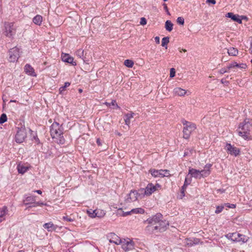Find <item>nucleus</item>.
Returning a JSON list of instances; mask_svg holds the SVG:
<instances>
[{"mask_svg":"<svg viewBox=\"0 0 252 252\" xmlns=\"http://www.w3.org/2000/svg\"><path fill=\"white\" fill-rule=\"evenodd\" d=\"M162 217L161 214H157L147 220L149 224L146 230L149 233L158 235L167 230L169 222L166 220H161Z\"/></svg>","mask_w":252,"mask_h":252,"instance_id":"1","label":"nucleus"},{"mask_svg":"<svg viewBox=\"0 0 252 252\" xmlns=\"http://www.w3.org/2000/svg\"><path fill=\"white\" fill-rule=\"evenodd\" d=\"M63 127L57 122H54L50 127V133L53 139L59 144H63L65 139L63 136Z\"/></svg>","mask_w":252,"mask_h":252,"instance_id":"2","label":"nucleus"},{"mask_svg":"<svg viewBox=\"0 0 252 252\" xmlns=\"http://www.w3.org/2000/svg\"><path fill=\"white\" fill-rule=\"evenodd\" d=\"M252 126V121L249 119H246L240 124L238 134L245 140L251 139L250 136V129Z\"/></svg>","mask_w":252,"mask_h":252,"instance_id":"3","label":"nucleus"},{"mask_svg":"<svg viewBox=\"0 0 252 252\" xmlns=\"http://www.w3.org/2000/svg\"><path fill=\"white\" fill-rule=\"evenodd\" d=\"M184 125L183 128V137L188 139L189 138L191 133L196 128L195 124L194 123L184 120L182 122Z\"/></svg>","mask_w":252,"mask_h":252,"instance_id":"4","label":"nucleus"},{"mask_svg":"<svg viewBox=\"0 0 252 252\" xmlns=\"http://www.w3.org/2000/svg\"><path fill=\"white\" fill-rule=\"evenodd\" d=\"M225 236L233 242H242V243L247 242L249 239L248 237L237 232L229 233Z\"/></svg>","mask_w":252,"mask_h":252,"instance_id":"5","label":"nucleus"},{"mask_svg":"<svg viewBox=\"0 0 252 252\" xmlns=\"http://www.w3.org/2000/svg\"><path fill=\"white\" fill-rule=\"evenodd\" d=\"M27 137L26 130L25 127L21 126L18 127V129L15 135V141L17 143H21Z\"/></svg>","mask_w":252,"mask_h":252,"instance_id":"6","label":"nucleus"},{"mask_svg":"<svg viewBox=\"0 0 252 252\" xmlns=\"http://www.w3.org/2000/svg\"><path fill=\"white\" fill-rule=\"evenodd\" d=\"M4 34L8 37H12L16 33V28L13 23L6 22L4 24Z\"/></svg>","mask_w":252,"mask_h":252,"instance_id":"7","label":"nucleus"},{"mask_svg":"<svg viewBox=\"0 0 252 252\" xmlns=\"http://www.w3.org/2000/svg\"><path fill=\"white\" fill-rule=\"evenodd\" d=\"M121 244L122 245V249L125 252L132 250L134 247V242L129 238L122 239Z\"/></svg>","mask_w":252,"mask_h":252,"instance_id":"8","label":"nucleus"},{"mask_svg":"<svg viewBox=\"0 0 252 252\" xmlns=\"http://www.w3.org/2000/svg\"><path fill=\"white\" fill-rule=\"evenodd\" d=\"M19 57V49L17 47L12 48L9 50L8 60L10 62L17 61Z\"/></svg>","mask_w":252,"mask_h":252,"instance_id":"9","label":"nucleus"},{"mask_svg":"<svg viewBox=\"0 0 252 252\" xmlns=\"http://www.w3.org/2000/svg\"><path fill=\"white\" fill-rule=\"evenodd\" d=\"M161 188V186L157 183L155 185L152 183H149L145 188V194L146 196H150L155 191L158 190Z\"/></svg>","mask_w":252,"mask_h":252,"instance_id":"10","label":"nucleus"},{"mask_svg":"<svg viewBox=\"0 0 252 252\" xmlns=\"http://www.w3.org/2000/svg\"><path fill=\"white\" fill-rule=\"evenodd\" d=\"M225 149L228 154L231 156H234L235 157L238 156L240 153V150L239 149L231 145L229 143H227L226 144Z\"/></svg>","mask_w":252,"mask_h":252,"instance_id":"11","label":"nucleus"},{"mask_svg":"<svg viewBox=\"0 0 252 252\" xmlns=\"http://www.w3.org/2000/svg\"><path fill=\"white\" fill-rule=\"evenodd\" d=\"M139 198L138 195V192L136 190H131L129 194H127V197L125 201L127 203L135 201Z\"/></svg>","mask_w":252,"mask_h":252,"instance_id":"12","label":"nucleus"},{"mask_svg":"<svg viewBox=\"0 0 252 252\" xmlns=\"http://www.w3.org/2000/svg\"><path fill=\"white\" fill-rule=\"evenodd\" d=\"M152 176L154 177H168V175H166L163 173L164 172H168V170H156L155 169H151L149 170Z\"/></svg>","mask_w":252,"mask_h":252,"instance_id":"13","label":"nucleus"},{"mask_svg":"<svg viewBox=\"0 0 252 252\" xmlns=\"http://www.w3.org/2000/svg\"><path fill=\"white\" fill-rule=\"evenodd\" d=\"M108 238L109 242L111 243L120 245L121 244V243H122V239L114 233L109 234L108 235Z\"/></svg>","mask_w":252,"mask_h":252,"instance_id":"14","label":"nucleus"},{"mask_svg":"<svg viewBox=\"0 0 252 252\" xmlns=\"http://www.w3.org/2000/svg\"><path fill=\"white\" fill-rule=\"evenodd\" d=\"M88 213L89 215V216L91 218H102L105 215V212L104 210L100 209H96L93 211V212H91L90 211H88Z\"/></svg>","mask_w":252,"mask_h":252,"instance_id":"15","label":"nucleus"},{"mask_svg":"<svg viewBox=\"0 0 252 252\" xmlns=\"http://www.w3.org/2000/svg\"><path fill=\"white\" fill-rule=\"evenodd\" d=\"M62 59L63 62L71 64L72 65H76V62H74L73 58L68 54L62 53Z\"/></svg>","mask_w":252,"mask_h":252,"instance_id":"16","label":"nucleus"},{"mask_svg":"<svg viewBox=\"0 0 252 252\" xmlns=\"http://www.w3.org/2000/svg\"><path fill=\"white\" fill-rule=\"evenodd\" d=\"M174 93L176 95L180 96H184L186 94L189 95L190 94V93L189 91L184 90L180 87L175 88L174 89Z\"/></svg>","mask_w":252,"mask_h":252,"instance_id":"17","label":"nucleus"},{"mask_svg":"<svg viewBox=\"0 0 252 252\" xmlns=\"http://www.w3.org/2000/svg\"><path fill=\"white\" fill-rule=\"evenodd\" d=\"M190 175V178H194L195 179H201V175H200V170H197L192 168H189V170L188 175Z\"/></svg>","mask_w":252,"mask_h":252,"instance_id":"18","label":"nucleus"},{"mask_svg":"<svg viewBox=\"0 0 252 252\" xmlns=\"http://www.w3.org/2000/svg\"><path fill=\"white\" fill-rule=\"evenodd\" d=\"M199 242L200 240L196 238H186L185 240V243L188 247H192L195 245H197Z\"/></svg>","mask_w":252,"mask_h":252,"instance_id":"19","label":"nucleus"},{"mask_svg":"<svg viewBox=\"0 0 252 252\" xmlns=\"http://www.w3.org/2000/svg\"><path fill=\"white\" fill-rule=\"evenodd\" d=\"M211 164H207L204 166V169L200 171L201 178H205L208 176L211 173L210 168L212 167Z\"/></svg>","mask_w":252,"mask_h":252,"instance_id":"20","label":"nucleus"},{"mask_svg":"<svg viewBox=\"0 0 252 252\" xmlns=\"http://www.w3.org/2000/svg\"><path fill=\"white\" fill-rule=\"evenodd\" d=\"M43 226L48 231H55L58 227L57 225L54 224L52 222L45 223L43 224Z\"/></svg>","mask_w":252,"mask_h":252,"instance_id":"21","label":"nucleus"},{"mask_svg":"<svg viewBox=\"0 0 252 252\" xmlns=\"http://www.w3.org/2000/svg\"><path fill=\"white\" fill-rule=\"evenodd\" d=\"M226 16L227 17L231 18L234 21L237 22L239 24L242 23V19L238 15H234L233 13L229 12L227 13Z\"/></svg>","mask_w":252,"mask_h":252,"instance_id":"22","label":"nucleus"},{"mask_svg":"<svg viewBox=\"0 0 252 252\" xmlns=\"http://www.w3.org/2000/svg\"><path fill=\"white\" fill-rule=\"evenodd\" d=\"M25 71L29 75H32V76H36L34 69L29 64H27L25 66Z\"/></svg>","mask_w":252,"mask_h":252,"instance_id":"23","label":"nucleus"},{"mask_svg":"<svg viewBox=\"0 0 252 252\" xmlns=\"http://www.w3.org/2000/svg\"><path fill=\"white\" fill-rule=\"evenodd\" d=\"M8 209L6 206H3L0 210V222L5 220V216L7 214Z\"/></svg>","mask_w":252,"mask_h":252,"instance_id":"24","label":"nucleus"},{"mask_svg":"<svg viewBox=\"0 0 252 252\" xmlns=\"http://www.w3.org/2000/svg\"><path fill=\"white\" fill-rule=\"evenodd\" d=\"M134 113L131 112L130 113H127L125 115V122L126 125L129 126L130 123V119L133 118Z\"/></svg>","mask_w":252,"mask_h":252,"instance_id":"25","label":"nucleus"},{"mask_svg":"<svg viewBox=\"0 0 252 252\" xmlns=\"http://www.w3.org/2000/svg\"><path fill=\"white\" fill-rule=\"evenodd\" d=\"M35 201V196H28L25 197L24 200V203L25 205H28L31 203H34Z\"/></svg>","mask_w":252,"mask_h":252,"instance_id":"26","label":"nucleus"},{"mask_svg":"<svg viewBox=\"0 0 252 252\" xmlns=\"http://www.w3.org/2000/svg\"><path fill=\"white\" fill-rule=\"evenodd\" d=\"M42 17L39 15H36L33 18V22L37 25H40L42 23Z\"/></svg>","mask_w":252,"mask_h":252,"instance_id":"27","label":"nucleus"},{"mask_svg":"<svg viewBox=\"0 0 252 252\" xmlns=\"http://www.w3.org/2000/svg\"><path fill=\"white\" fill-rule=\"evenodd\" d=\"M227 53L229 55L236 56L238 53V50L234 47H230L227 50Z\"/></svg>","mask_w":252,"mask_h":252,"instance_id":"28","label":"nucleus"},{"mask_svg":"<svg viewBox=\"0 0 252 252\" xmlns=\"http://www.w3.org/2000/svg\"><path fill=\"white\" fill-rule=\"evenodd\" d=\"M104 104L108 107H110L111 105H112L114 106L113 109H120V106H118L115 100H112L111 103L105 102L104 103Z\"/></svg>","mask_w":252,"mask_h":252,"instance_id":"29","label":"nucleus"},{"mask_svg":"<svg viewBox=\"0 0 252 252\" xmlns=\"http://www.w3.org/2000/svg\"><path fill=\"white\" fill-rule=\"evenodd\" d=\"M173 24L172 22L167 20L166 21L165 24V28L167 31L170 32L173 30Z\"/></svg>","mask_w":252,"mask_h":252,"instance_id":"30","label":"nucleus"},{"mask_svg":"<svg viewBox=\"0 0 252 252\" xmlns=\"http://www.w3.org/2000/svg\"><path fill=\"white\" fill-rule=\"evenodd\" d=\"M130 212L132 214H143L144 213L145 211L143 209L141 208H137L135 209H133L130 211Z\"/></svg>","mask_w":252,"mask_h":252,"instance_id":"31","label":"nucleus"},{"mask_svg":"<svg viewBox=\"0 0 252 252\" xmlns=\"http://www.w3.org/2000/svg\"><path fill=\"white\" fill-rule=\"evenodd\" d=\"M169 42V37L168 36L164 37L162 39L161 45L165 47L166 49L167 48V45Z\"/></svg>","mask_w":252,"mask_h":252,"instance_id":"32","label":"nucleus"},{"mask_svg":"<svg viewBox=\"0 0 252 252\" xmlns=\"http://www.w3.org/2000/svg\"><path fill=\"white\" fill-rule=\"evenodd\" d=\"M194 152V150L193 148L191 149H187L185 150L184 154V157L186 156H189Z\"/></svg>","mask_w":252,"mask_h":252,"instance_id":"33","label":"nucleus"},{"mask_svg":"<svg viewBox=\"0 0 252 252\" xmlns=\"http://www.w3.org/2000/svg\"><path fill=\"white\" fill-rule=\"evenodd\" d=\"M138 192V195L140 198H143L146 195V194H145V189L141 188L137 191Z\"/></svg>","mask_w":252,"mask_h":252,"instance_id":"34","label":"nucleus"},{"mask_svg":"<svg viewBox=\"0 0 252 252\" xmlns=\"http://www.w3.org/2000/svg\"><path fill=\"white\" fill-rule=\"evenodd\" d=\"M124 64L127 67H132L134 64V62L130 60H126L124 62Z\"/></svg>","mask_w":252,"mask_h":252,"instance_id":"35","label":"nucleus"},{"mask_svg":"<svg viewBox=\"0 0 252 252\" xmlns=\"http://www.w3.org/2000/svg\"><path fill=\"white\" fill-rule=\"evenodd\" d=\"M28 170V168L24 166H18V171L19 173L24 174Z\"/></svg>","mask_w":252,"mask_h":252,"instance_id":"36","label":"nucleus"},{"mask_svg":"<svg viewBox=\"0 0 252 252\" xmlns=\"http://www.w3.org/2000/svg\"><path fill=\"white\" fill-rule=\"evenodd\" d=\"M70 85V83L69 82H65L64 83V85L63 86H62L59 89V91H60V94H62L63 92L65 90V88H67V87H69Z\"/></svg>","mask_w":252,"mask_h":252,"instance_id":"37","label":"nucleus"},{"mask_svg":"<svg viewBox=\"0 0 252 252\" xmlns=\"http://www.w3.org/2000/svg\"><path fill=\"white\" fill-rule=\"evenodd\" d=\"M7 121V116L5 114L3 113L0 117V124H2Z\"/></svg>","mask_w":252,"mask_h":252,"instance_id":"38","label":"nucleus"},{"mask_svg":"<svg viewBox=\"0 0 252 252\" xmlns=\"http://www.w3.org/2000/svg\"><path fill=\"white\" fill-rule=\"evenodd\" d=\"M236 66H238V63L236 62H232L230 63H229L226 66V68L229 70H230V69H231L232 68L236 67Z\"/></svg>","mask_w":252,"mask_h":252,"instance_id":"39","label":"nucleus"},{"mask_svg":"<svg viewBox=\"0 0 252 252\" xmlns=\"http://www.w3.org/2000/svg\"><path fill=\"white\" fill-rule=\"evenodd\" d=\"M43 205H46V203H44L43 202H34V203L33 205L30 206L28 207V208H32V207H35L37 206H43Z\"/></svg>","mask_w":252,"mask_h":252,"instance_id":"40","label":"nucleus"},{"mask_svg":"<svg viewBox=\"0 0 252 252\" xmlns=\"http://www.w3.org/2000/svg\"><path fill=\"white\" fill-rule=\"evenodd\" d=\"M189 175H188L187 177H186L185 182H184V186H188L189 185L191 181V178L190 177L189 178H188Z\"/></svg>","mask_w":252,"mask_h":252,"instance_id":"41","label":"nucleus"},{"mask_svg":"<svg viewBox=\"0 0 252 252\" xmlns=\"http://www.w3.org/2000/svg\"><path fill=\"white\" fill-rule=\"evenodd\" d=\"M76 55L79 58L83 59L82 57H83L84 55V50L81 49L78 50L76 52Z\"/></svg>","mask_w":252,"mask_h":252,"instance_id":"42","label":"nucleus"},{"mask_svg":"<svg viewBox=\"0 0 252 252\" xmlns=\"http://www.w3.org/2000/svg\"><path fill=\"white\" fill-rule=\"evenodd\" d=\"M118 211L122 212V214H121V216H122L123 217H126V216H127L128 215H130L131 214L130 211L124 212L122 209H120L118 210Z\"/></svg>","mask_w":252,"mask_h":252,"instance_id":"43","label":"nucleus"},{"mask_svg":"<svg viewBox=\"0 0 252 252\" xmlns=\"http://www.w3.org/2000/svg\"><path fill=\"white\" fill-rule=\"evenodd\" d=\"M177 22L180 25H183L185 23V20L184 18L182 17H179L177 19Z\"/></svg>","mask_w":252,"mask_h":252,"instance_id":"44","label":"nucleus"},{"mask_svg":"<svg viewBox=\"0 0 252 252\" xmlns=\"http://www.w3.org/2000/svg\"><path fill=\"white\" fill-rule=\"evenodd\" d=\"M224 207L223 206H218L216 207V210L215 211V213L216 214H219L220 213L223 209Z\"/></svg>","mask_w":252,"mask_h":252,"instance_id":"45","label":"nucleus"},{"mask_svg":"<svg viewBox=\"0 0 252 252\" xmlns=\"http://www.w3.org/2000/svg\"><path fill=\"white\" fill-rule=\"evenodd\" d=\"M176 71L174 68L170 69V77L171 78L174 77L175 76Z\"/></svg>","mask_w":252,"mask_h":252,"instance_id":"46","label":"nucleus"},{"mask_svg":"<svg viewBox=\"0 0 252 252\" xmlns=\"http://www.w3.org/2000/svg\"><path fill=\"white\" fill-rule=\"evenodd\" d=\"M140 24V25H143V26L146 25L147 24V20H146V18L144 17L141 18Z\"/></svg>","mask_w":252,"mask_h":252,"instance_id":"47","label":"nucleus"},{"mask_svg":"<svg viewBox=\"0 0 252 252\" xmlns=\"http://www.w3.org/2000/svg\"><path fill=\"white\" fill-rule=\"evenodd\" d=\"M63 220H64L65 221H69V222H71V221H73V220L72 219H71V218L68 217L67 216H63Z\"/></svg>","mask_w":252,"mask_h":252,"instance_id":"48","label":"nucleus"},{"mask_svg":"<svg viewBox=\"0 0 252 252\" xmlns=\"http://www.w3.org/2000/svg\"><path fill=\"white\" fill-rule=\"evenodd\" d=\"M229 71L227 69V68H222L221 69H220L219 71V72L221 74H224V73H226V72H228Z\"/></svg>","mask_w":252,"mask_h":252,"instance_id":"49","label":"nucleus"},{"mask_svg":"<svg viewBox=\"0 0 252 252\" xmlns=\"http://www.w3.org/2000/svg\"><path fill=\"white\" fill-rule=\"evenodd\" d=\"M247 65L245 63H238V66H236L237 67H239L240 68H246L247 67Z\"/></svg>","mask_w":252,"mask_h":252,"instance_id":"50","label":"nucleus"},{"mask_svg":"<svg viewBox=\"0 0 252 252\" xmlns=\"http://www.w3.org/2000/svg\"><path fill=\"white\" fill-rule=\"evenodd\" d=\"M225 206L229 208H235L236 207V205L235 204H229V203H227V204H225Z\"/></svg>","mask_w":252,"mask_h":252,"instance_id":"51","label":"nucleus"},{"mask_svg":"<svg viewBox=\"0 0 252 252\" xmlns=\"http://www.w3.org/2000/svg\"><path fill=\"white\" fill-rule=\"evenodd\" d=\"M163 7H164V10L166 11V12H167V13L168 14H170L169 12V11H168V7H167V6L166 5V4L165 3H163Z\"/></svg>","mask_w":252,"mask_h":252,"instance_id":"52","label":"nucleus"},{"mask_svg":"<svg viewBox=\"0 0 252 252\" xmlns=\"http://www.w3.org/2000/svg\"><path fill=\"white\" fill-rule=\"evenodd\" d=\"M155 40L157 44H159L160 42V39L158 36H156L155 37Z\"/></svg>","mask_w":252,"mask_h":252,"instance_id":"53","label":"nucleus"},{"mask_svg":"<svg viewBox=\"0 0 252 252\" xmlns=\"http://www.w3.org/2000/svg\"><path fill=\"white\" fill-rule=\"evenodd\" d=\"M206 2L207 3H211L213 4H216V1L215 0H207Z\"/></svg>","mask_w":252,"mask_h":252,"instance_id":"54","label":"nucleus"},{"mask_svg":"<svg viewBox=\"0 0 252 252\" xmlns=\"http://www.w3.org/2000/svg\"><path fill=\"white\" fill-rule=\"evenodd\" d=\"M34 139L35 140V143H36L37 144L40 143V141H39V139H38V138L34 137Z\"/></svg>","mask_w":252,"mask_h":252,"instance_id":"55","label":"nucleus"},{"mask_svg":"<svg viewBox=\"0 0 252 252\" xmlns=\"http://www.w3.org/2000/svg\"><path fill=\"white\" fill-rule=\"evenodd\" d=\"M34 192H37V193L41 194L42 193V191L41 190H34Z\"/></svg>","mask_w":252,"mask_h":252,"instance_id":"56","label":"nucleus"},{"mask_svg":"<svg viewBox=\"0 0 252 252\" xmlns=\"http://www.w3.org/2000/svg\"><path fill=\"white\" fill-rule=\"evenodd\" d=\"M96 143H97V144L98 145H101L100 141V139H99V138L97 139V140H96Z\"/></svg>","mask_w":252,"mask_h":252,"instance_id":"57","label":"nucleus"},{"mask_svg":"<svg viewBox=\"0 0 252 252\" xmlns=\"http://www.w3.org/2000/svg\"><path fill=\"white\" fill-rule=\"evenodd\" d=\"M185 190H182L181 189V193L182 194V196H184L185 195Z\"/></svg>","mask_w":252,"mask_h":252,"instance_id":"58","label":"nucleus"},{"mask_svg":"<svg viewBox=\"0 0 252 252\" xmlns=\"http://www.w3.org/2000/svg\"><path fill=\"white\" fill-rule=\"evenodd\" d=\"M187 186H184V185L182 187V190H185Z\"/></svg>","mask_w":252,"mask_h":252,"instance_id":"59","label":"nucleus"},{"mask_svg":"<svg viewBox=\"0 0 252 252\" xmlns=\"http://www.w3.org/2000/svg\"><path fill=\"white\" fill-rule=\"evenodd\" d=\"M163 173H164V174H166V175H168V176H169V175H170L169 170H168V172H163Z\"/></svg>","mask_w":252,"mask_h":252,"instance_id":"60","label":"nucleus"},{"mask_svg":"<svg viewBox=\"0 0 252 252\" xmlns=\"http://www.w3.org/2000/svg\"><path fill=\"white\" fill-rule=\"evenodd\" d=\"M224 82H225L224 81V80H223V79H222L221 80V83L222 84H224Z\"/></svg>","mask_w":252,"mask_h":252,"instance_id":"61","label":"nucleus"},{"mask_svg":"<svg viewBox=\"0 0 252 252\" xmlns=\"http://www.w3.org/2000/svg\"><path fill=\"white\" fill-rule=\"evenodd\" d=\"M182 51H183V52H187V50H186V49H182Z\"/></svg>","mask_w":252,"mask_h":252,"instance_id":"62","label":"nucleus"},{"mask_svg":"<svg viewBox=\"0 0 252 252\" xmlns=\"http://www.w3.org/2000/svg\"><path fill=\"white\" fill-rule=\"evenodd\" d=\"M79 92L81 93L82 92V89H79Z\"/></svg>","mask_w":252,"mask_h":252,"instance_id":"63","label":"nucleus"},{"mask_svg":"<svg viewBox=\"0 0 252 252\" xmlns=\"http://www.w3.org/2000/svg\"><path fill=\"white\" fill-rule=\"evenodd\" d=\"M24 252V251L21 250V251H18V252Z\"/></svg>","mask_w":252,"mask_h":252,"instance_id":"64","label":"nucleus"}]
</instances>
